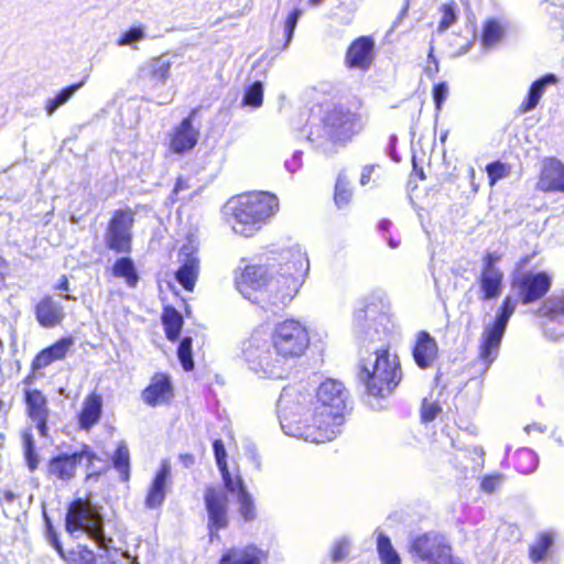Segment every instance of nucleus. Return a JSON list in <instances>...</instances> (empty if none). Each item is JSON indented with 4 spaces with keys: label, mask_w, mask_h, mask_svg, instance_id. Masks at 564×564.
<instances>
[{
    "label": "nucleus",
    "mask_w": 564,
    "mask_h": 564,
    "mask_svg": "<svg viewBox=\"0 0 564 564\" xmlns=\"http://www.w3.org/2000/svg\"><path fill=\"white\" fill-rule=\"evenodd\" d=\"M555 83L556 77L553 74H546L540 79L535 80L530 87L527 99L520 106V112L525 113L533 110L538 106L541 97L543 96L545 88L549 85Z\"/></svg>",
    "instance_id": "nucleus-31"
},
{
    "label": "nucleus",
    "mask_w": 564,
    "mask_h": 564,
    "mask_svg": "<svg viewBox=\"0 0 564 564\" xmlns=\"http://www.w3.org/2000/svg\"><path fill=\"white\" fill-rule=\"evenodd\" d=\"M517 300L507 296L498 310L492 324L485 326L481 335L479 358L486 368L496 359L510 317L516 311Z\"/></svg>",
    "instance_id": "nucleus-10"
},
{
    "label": "nucleus",
    "mask_w": 564,
    "mask_h": 564,
    "mask_svg": "<svg viewBox=\"0 0 564 564\" xmlns=\"http://www.w3.org/2000/svg\"><path fill=\"white\" fill-rule=\"evenodd\" d=\"M440 412L441 408L437 403L429 402L427 400L423 401L421 415L424 422L433 421L438 415Z\"/></svg>",
    "instance_id": "nucleus-50"
},
{
    "label": "nucleus",
    "mask_w": 564,
    "mask_h": 564,
    "mask_svg": "<svg viewBox=\"0 0 564 564\" xmlns=\"http://www.w3.org/2000/svg\"><path fill=\"white\" fill-rule=\"evenodd\" d=\"M172 398V384L170 378L163 373L152 377L151 383L142 391V400L150 406L169 402Z\"/></svg>",
    "instance_id": "nucleus-24"
},
{
    "label": "nucleus",
    "mask_w": 564,
    "mask_h": 564,
    "mask_svg": "<svg viewBox=\"0 0 564 564\" xmlns=\"http://www.w3.org/2000/svg\"><path fill=\"white\" fill-rule=\"evenodd\" d=\"M112 464L116 470L120 474L122 481H128L130 478V453L127 444L120 442L113 456Z\"/></svg>",
    "instance_id": "nucleus-37"
},
{
    "label": "nucleus",
    "mask_w": 564,
    "mask_h": 564,
    "mask_svg": "<svg viewBox=\"0 0 564 564\" xmlns=\"http://www.w3.org/2000/svg\"><path fill=\"white\" fill-rule=\"evenodd\" d=\"M359 378L365 382L370 395L386 398L390 395L401 380V369L395 355L388 349L376 348L369 357L361 360Z\"/></svg>",
    "instance_id": "nucleus-5"
},
{
    "label": "nucleus",
    "mask_w": 564,
    "mask_h": 564,
    "mask_svg": "<svg viewBox=\"0 0 564 564\" xmlns=\"http://www.w3.org/2000/svg\"><path fill=\"white\" fill-rule=\"evenodd\" d=\"M303 11L300 8H294L286 17L284 22V34H285V44L284 47L289 46L292 41L297 21L302 15Z\"/></svg>",
    "instance_id": "nucleus-47"
},
{
    "label": "nucleus",
    "mask_w": 564,
    "mask_h": 564,
    "mask_svg": "<svg viewBox=\"0 0 564 564\" xmlns=\"http://www.w3.org/2000/svg\"><path fill=\"white\" fill-rule=\"evenodd\" d=\"M280 264L248 265L237 279L238 291L248 300L275 313L297 293L310 269L308 258L300 248L291 249Z\"/></svg>",
    "instance_id": "nucleus-2"
},
{
    "label": "nucleus",
    "mask_w": 564,
    "mask_h": 564,
    "mask_svg": "<svg viewBox=\"0 0 564 564\" xmlns=\"http://www.w3.org/2000/svg\"><path fill=\"white\" fill-rule=\"evenodd\" d=\"M180 459L186 468H189L195 463V458L192 454H183L180 456Z\"/></svg>",
    "instance_id": "nucleus-63"
},
{
    "label": "nucleus",
    "mask_w": 564,
    "mask_h": 564,
    "mask_svg": "<svg viewBox=\"0 0 564 564\" xmlns=\"http://www.w3.org/2000/svg\"><path fill=\"white\" fill-rule=\"evenodd\" d=\"M347 391L344 384L334 379L321 383L316 392V403L311 424H301V416L311 402V394L295 387L284 388L278 401L280 425L286 435L312 443L333 441L344 424L347 409Z\"/></svg>",
    "instance_id": "nucleus-1"
},
{
    "label": "nucleus",
    "mask_w": 564,
    "mask_h": 564,
    "mask_svg": "<svg viewBox=\"0 0 564 564\" xmlns=\"http://www.w3.org/2000/svg\"><path fill=\"white\" fill-rule=\"evenodd\" d=\"M284 165L285 169L292 174L299 171L302 166V152H294L292 158L285 161Z\"/></svg>",
    "instance_id": "nucleus-57"
},
{
    "label": "nucleus",
    "mask_w": 564,
    "mask_h": 564,
    "mask_svg": "<svg viewBox=\"0 0 564 564\" xmlns=\"http://www.w3.org/2000/svg\"><path fill=\"white\" fill-rule=\"evenodd\" d=\"M241 352L249 368L262 378L281 379L288 372V359L276 355L262 332L251 334L242 343Z\"/></svg>",
    "instance_id": "nucleus-6"
},
{
    "label": "nucleus",
    "mask_w": 564,
    "mask_h": 564,
    "mask_svg": "<svg viewBox=\"0 0 564 564\" xmlns=\"http://www.w3.org/2000/svg\"><path fill=\"white\" fill-rule=\"evenodd\" d=\"M85 82L73 84L59 90L54 97L45 101L44 109L47 116H52L59 107L64 106L83 86Z\"/></svg>",
    "instance_id": "nucleus-34"
},
{
    "label": "nucleus",
    "mask_w": 564,
    "mask_h": 564,
    "mask_svg": "<svg viewBox=\"0 0 564 564\" xmlns=\"http://www.w3.org/2000/svg\"><path fill=\"white\" fill-rule=\"evenodd\" d=\"M410 554L414 564H462L453 555L449 541L436 532L423 533L413 539Z\"/></svg>",
    "instance_id": "nucleus-8"
},
{
    "label": "nucleus",
    "mask_w": 564,
    "mask_h": 564,
    "mask_svg": "<svg viewBox=\"0 0 564 564\" xmlns=\"http://www.w3.org/2000/svg\"><path fill=\"white\" fill-rule=\"evenodd\" d=\"M271 345L276 355L288 360L302 356L310 345L308 332L295 319L279 323L271 335Z\"/></svg>",
    "instance_id": "nucleus-9"
},
{
    "label": "nucleus",
    "mask_w": 564,
    "mask_h": 564,
    "mask_svg": "<svg viewBox=\"0 0 564 564\" xmlns=\"http://www.w3.org/2000/svg\"><path fill=\"white\" fill-rule=\"evenodd\" d=\"M373 171H375V165H367L362 169L361 176H360L361 185L365 186L370 182Z\"/></svg>",
    "instance_id": "nucleus-60"
},
{
    "label": "nucleus",
    "mask_w": 564,
    "mask_h": 564,
    "mask_svg": "<svg viewBox=\"0 0 564 564\" xmlns=\"http://www.w3.org/2000/svg\"><path fill=\"white\" fill-rule=\"evenodd\" d=\"M503 476L500 474L486 476L481 481V489L485 492L491 494L501 486Z\"/></svg>",
    "instance_id": "nucleus-51"
},
{
    "label": "nucleus",
    "mask_w": 564,
    "mask_h": 564,
    "mask_svg": "<svg viewBox=\"0 0 564 564\" xmlns=\"http://www.w3.org/2000/svg\"><path fill=\"white\" fill-rule=\"evenodd\" d=\"M177 356L185 371H189L194 368V361L192 358V338L184 337L178 346Z\"/></svg>",
    "instance_id": "nucleus-45"
},
{
    "label": "nucleus",
    "mask_w": 564,
    "mask_h": 564,
    "mask_svg": "<svg viewBox=\"0 0 564 564\" xmlns=\"http://www.w3.org/2000/svg\"><path fill=\"white\" fill-rule=\"evenodd\" d=\"M24 458H25L26 465L31 471H34L39 467L40 457L36 454L35 449L25 451Z\"/></svg>",
    "instance_id": "nucleus-58"
},
{
    "label": "nucleus",
    "mask_w": 564,
    "mask_h": 564,
    "mask_svg": "<svg viewBox=\"0 0 564 564\" xmlns=\"http://www.w3.org/2000/svg\"><path fill=\"white\" fill-rule=\"evenodd\" d=\"M204 503L209 538L213 541L218 539V532L229 524L228 496L220 487L208 486L204 491Z\"/></svg>",
    "instance_id": "nucleus-12"
},
{
    "label": "nucleus",
    "mask_w": 564,
    "mask_h": 564,
    "mask_svg": "<svg viewBox=\"0 0 564 564\" xmlns=\"http://www.w3.org/2000/svg\"><path fill=\"white\" fill-rule=\"evenodd\" d=\"M482 301H491L502 292L503 273L501 270H481L477 279Z\"/></svg>",
    "instance_id": "nucleus-29"
},
{
    "label": "nucleus",
    "mask_w": 564,
    "mask_h": 564,
    "mask_svg": "<svg viewBox=\"0 0 564 564\" xmlns=\"http://www.w3.org/2000/svg\"><path fill=\"white\" fill-rule=\"evenodd\" d=\"M437 351L438 348L435 339L427 332H420L413 349L416 365L422 369L432 367L437 357Z\"/></svg>",
    "instance_id": "nucleus-26"
},
{
    "label": "nucleus",
    "mask_w": 564,
    "mask_h": 564,
    "mask_svg": "<svg viewBox=\"0 0 564 564\" xmlns=\"http://www.w3.org/2000/svg\"><path fill=\"white\" fill-rule=\"evenodd\" d=\"M377 550L382 564H401V558L390 539L382 532L377 536Z\"/></svg>",
    "instance_id": "nucleus-39"
},
{
    "label": "nucleus",
    "mask_w": 564,
    "mask_h": 564,
    "mask_svg": "<svg viewBox=\"0 0 564 564\" xmlns=\"http://www.w3.org/2000/svg\"><path fill=\"white\" fill-rule=\"evenodd\" d=\"M35 318L37 323L45 328H53L62 324L65 318V312L62 303L51 295L44 296L35 305Z\"/></svg>",
    "instance_id": "nucleus-23"
},
{
    "label": "nucleus",
    "mask_w": 564,
    "mask_h": 564,
    "mask_svg": "<svg viewBox=\"0 0 564 564\" xmlns=\"http://www.w3.org/2000/svg\"><path fill=\"white\" fill-rule=\"evenodd\" d=\"M389 323V316L375 304L365 305L354 315L355 332L361 341H384Z\"/></svg>",
    "instance_id": "nucleus-11"
},
{
    "label": "nucleus",
    "mask_w": 564,
    "mask_h": 564,
    "mask_svg": "<svg viewBox=\"0 0 564 564\" xmlns=\"http://www.w3.org/2000/svg\"><path fill=\"white\" fill-rule=\"evenodd\" d=\"M538 187L543 192H564V164L560 160H544Z\"/></svg>",
    "instance_id": "nucleus-22"
},
{
    "label": "nucleus",
    "mask_w": 564,
    "mask_h": 564,
    "mask_svg": "<svg viewBox=\"0 0 564 564\" xmlns=\"http://www.w3.org/2000/svg\"><path fill=\"white\" fill-rule=\"evenodd\" d=\"M438 62L433 56V47H431L429 53V64L425 67V74L432 78L438 73Z\"/></svg>",
    "instance_id": "nucleus-59"
},
{
    "label": "nucleus",
    "mask_w": 564,
    "mask_h": 564,
    "mask_svg": "<svg viewBox=\"0 0 564 564\" xmlns=\"http://www.w3.org/2000/svg\"><path fill=\"white\" fill-rule=\"evenodd\" d=\"M248 456L252 460L254 466L257 468H260V458H259V456H258V454H257V452H256V449L253 447L249 448Z\"/></svg>",
    "instance_id": "nucleus-64"
},
{
    "label": "nucleus",
    "mask_w": 564,
    "mask_h": 564,
    "mask_svg": "<svg viewBox=\"0 0 564 564\" xmlns=\"http://www.w3.org/2000/svg\"><path fill=\"white\" fill-rule=\"evenodd\" d=\"M213 448H214L217 467L218 468L226 467L227 466V460H226L227 453H226L225 445H224L223 441H220V440L214 441Z\"/></svg>",
    "instance_id": "nucleus-54"
},
{
    "label": "nucleus",
    "mask_w": 564,
    "mask_h": 564,
    "mask_svg": "<svg viewBox=\"0 0 564 564\" xmlns=\"http://www.w3.org/2000/svg\"><path fill=\"white\" fill-rule=\"evenodd\" d=\"M231 210L228 219L235 234L253 236L279 209L278 197L265 192L249 193L227 204Z\"/></svg>",
    "instance_id": "nucleus-4"
},
{
    "label": "nucleus",
    "mask_w": 564,
    "mask_h": 564,
    "mask_svg": "<svg viewBox=\"0 0 564 564\" xmlns=\"http://www.w3.org/2000/svg\"><path fill=\"white\" fill-rule=\"evenodd\" d=\"M554 534L553 532H542L538 535L536 541L530 547V560L533 563L543 561L553 545Z\"/></svg>",
    "instance_id": "nucleus-38"
},
{
    "label": "nucleus",
    "mask_w": 564,
    "mask_h": 564,
    "mask_svg": "<svg viewBox=\"0 0 564 564\" xmlns=\"http://www.w3.org/2000/svg\"><path fill=\"white\" fill-rule=\"evenodd\" d=\"M351 188L345 174L340 173L335 185L334 200L337 207L341 208L348 205L351 198Z\"/></svg>",
    "instance_id": "nucleus-41"
},
{
    "label": "nucleus",
    "mask_w": 564,
    "mask_h": 564,
    "mask_svg": "<svg viewBox=\"0 0 564 564\" xmlns=\"http://www.w3.org/2000/svg\"><path fill=\"white\" fill-rule=\"evenodd\" d=\"M442 19L440 21V24H438V30L440 31H446L451 25H453L456 21V14H455V11H454V8L453 6L451 4H444L442 7Z\"/></svg>",
    "instance_id": "nucleus-49"
},
{
    "label": "nucleus",
    "mask_w": 564,
    "mask_h": 564,
    "mask_svg": "<svg viewBox=\"0 0 564 564\" xmlns=\"http://www.w3.org/2000/svg\"><path fill=\"white\" fill-rule=\"evenodd\" d=\"M196 111V109H193L191 115L184 118L171 132L170 149L172 152L182 154L196 145L199 135V130L193 126V117Z\"/></svg>",
    "instance_id": "nucleus-18"
},
{
    "label": "nucleus",
    "mask_w": 564,
    "mask_h": 564,
    "mask_svg": "<svg viewBox=\"0 0 564 564\" xmlns=\"http://www.w3.org/2000/svg\"><path fill=\"white\" fill-rule=\"evenodd\" d=\"M539 465L538 455L529 448H522L517 453V469L519 473L529 475L535 471Z\"/></svg>",
    "instance_id": "nucleus-40"
},
{
    "label": "nucleus",
    "mask_w": 564,
    "mask_h": 564,
    "mask_svg": "<svg viewBox=\"0 0 564 564\" xmlns=\"http://www.w3.org/2000/svg\"><path fill=\"white\" fill-rule=\"evenodd\" d=\"M364 127L365 120L359 112L345 105H334L325 109L317 123L311 126L307 139L326 152L329 144L349 142Z\"/></svg>",
    "instance_id": "nucleus-3"
},
{
    "label": "nucleus",
    "mask_w": 564,
    "mask_h": 564,
    "mask_svg": "<svg viewBox=\"0 0 564 564\" xmlns=\"http://www.w3.org/2000/svg\"><path fill=\"white\" fill-rule=\"evenodd\" d=\"M101 406L102 401L100 395L93 393L86 398L79 415V424L82 429L89 430L99 421Z\"/></svg>",
    "instance_id": "nucleus-32"
},
{
    "label": "nucleus",
    "mask_w": 564,
    "mask_h": 564,
    "mask_svg": "<svg viewBox=\"0 0 564 564\" xmlns=\"http://www.w3.org/2000/svg\"><path fill=\"white\" fill-rule=\"evenodd\" d=\"M486 171L491 186H494L499 180L505 178L508 174L506 164L499 161L488 164Z\"/></svg>",
    "instance_id": "nucleus-48"
},
{
    "label": "nucleus",
    "mask_w": 564,
    "mask_h": 564,
    "mask_svg": "<svg viewBox=\"0 0 564 564\" xmlns=\"http://www.w3.org/2000/svg\"><path fill=\"white\" fill-rule=\"evenodd\" d=\"M186 188H188L187 182L185 180H183L182 177H178L176 183H175L173 193L175 195H177L180 192H182V191H184Z\"/></svg>",
    "instance_id": "nucleus-62"
},
{
    "label": "nucleus",
    "mask_w": 564,
    "mask_h": 564,
    "mask_svg": "<svg viewBox=\"0 0 564 564\" xmlns=\"http://www.w3.org/2000/svg\"><path fill=\"white\" fill-rule=\"evenodd\" d=\"M172 62L167 55H160L145 61L138 70V78L145 86L160 88L170 77Z\"/></svg>",
    "instance_id": "nucleus-17"
},
{
    "label": "nucleus",
    "mask_w": 564,
    "mask_h": 564,
    "mask_svg": "<svg viewBox=\"0 0 564 564\" xmlns=\"http://www.w3.org/2000/svg\"><path fill=\"white\" fill-rule=\"evenodd\" d=\"M73 345L74 339L72 337H64L59 339L36 355L32 362V368L34 370H39L47 367L54 361L63 360Z\"/></svg>",
    "instance_id": "nucleus-27"
},
{
    "label": "nucleus",
    "mask_w": 564,
    "mask_h": 564,
    "mask_svg": "<svg viewBox=\"0 0 564 564\" xmlns=\"http://www.w3.org/2000/svg\"><path fill=\"white\" fill-rule=\"evenodd\" d=\"M112 274L116 278L126 280L130 288H134L139 282V276L132 259L123 257L118 259L112 267Z\"/></svg>",
    "instance_id": "nucleus-35"
},
{
    "label": "nucleus",
    "mask_w": 564,
    "mask_h": 564,
    "mask_svg": "<svg viewBox=\"0 0 564 564\" xmlns=\"http://www.w3.org/2000/svg\"><path fill=\"white\" fill-rule=\"evenodd\" d=\"M375 42L369 36L356 39L348 47L346 53V64L350 68L366 70L370 67L373 59Z\"/></svg>",
    "instance_id": "nucleus-21"
},
{
    "label": "nucleus",
    "mask_w": 564,
    "mask_h": 564,
    "mask_svg": "<svg viewBox=\"0 0 564 564\" xmlns=\"http://www.w3.org/2000/svg\"><path fill=\"white\" fill-rule=\"evenodd\" d=\"M447 96H448V87L445 83H440L434 87L433 99H434L437 110H440L442 108V105L446 100Z\"/></svg>",
    "instance_id": "nucleus-55"
},
{
    "label": "nucleus",
    "mask_w": 564,
    "mask_h": 564,
    "mask_svg": "<svg viewBox=\"0 0 564 564\" xmlns=\"http://www.w3.org/2000/svg\"><path fill=\"white\" fill-rule=\"evenodd\" d=\"M195 251L194 246L188 243L184 245L178 253V261L182 264L176 271V280L187 291H193L199 270V261Z\"/></svg>",
    "instance_id": "nucleus-20"
},
{
    "label": "nucleus",
    "mask_w": 564,
    "mask_h": 564,
    "mask_svg": "<svg viewBox=\"0 0 564 564\" xmlns=\"http://www.w3.org/2000/svg\"><path fill=\"white\" fill-rule=\"evenodd\" d=\"M100 507L77 498L67 509L65 528L75 538L87 534L100 549H107L111 539L106 538Z\"/></svg>",
    "instance_id": "nucleus-7"
},
{
    "label": "nucleus",
    "mask_w": 564,
    "mask_h": 564,
    "mask_svg": "<svg viewBox=\"0 0 564 564\" xmlns=\"http://www.w3.org/2000/svg\"><path fill=\"white\" fill-rule=\"evenodd\" d=\"M350 552V541L347 538H340L330 549V557L334 563H340L347 558Z\"/></svg>",
    "instance_id": "nucleus-46"
},
{
    "label": "nucleus",
    "mask_w": 564,
    "mask_h": 564,
    "mask_svg": "<svg viewBox=\"0 0 564 564\" xmlns=\"http://www.w3.org/2000/svg\"><path fill=\"white\" fill-rule=\"evenodd\" d=\"M264 553L254 545L232 547L223 554L219 564H261Z\"/></svg>",
    "instance_id": "nucleus-28"
},
{
    "label": "nucleus",
    "mask_w": 564,
    "mask_h": 564,
    "mask_svg": "<svg viewBox=\"0 0 564 564\" xmlns=\"http://www.w3.org/2000/svg\"><path fill=\"white\" fill-rule=\"evenodd\" d=\"M64 561L67 564H96L94 552L83 545L68 551Z\"/></svg>",
    "instance_id": "nucleus-43"
},
{
    "label": "nucleus",
    "mask_w": 564,
    "mask_h": 564,
    "mask_svg": "<svg viewBox=\"0 0 564 564\" xmlns=\"http://www.w3.org/2000/svg\"><path fill=\"white\" fill-rule=\"evenodd\" d=\"M133 221V213L130 209L115 212L105 234V243L110 250L117 253L130 252Z\"/></svg>",
    "instance_id": "nucleus-14"
},
{
    "label": "nucleus",
    "mask_w": 564,
    "mask_h": 564,
    "mask_svg": "<svg viewBox=\"0 0 564 564\" xmlns=\"http://www.w3.org/2000/svg\"><path fill=\"white\" fill-rule=\"evenodd\" d=\"M44 519H45L47 528H48V541H50L51 545L57 551L58 555L64 560L65 556L67 555V552L64 551L62 543L58 541L56 533L53 531L51 521L45 512H44Z\"/></svg>",
    "instance_id": "nucleus-53"
},
{
    "label": "nucleus",
    "mask_w": 564,
    "mask_h": 564,
    "mask_svg": "<svg viewBox=\"0 0 564 564\" xmlns=\"http://www.w3.org/2000/svg\"><path fill=\"white\" fill-rule=\"evenodd\" d=\"M22 437H23V449H24V452L25 451L35 449L33 436H32V434L29 431H25L23 433Z\"/></svg>",
    "instance_id": "nucleus-61"
},
{
    "label": "nucleus",
    "mask_w": 564,
    "mask_h": 564,
    "mask_svg": "<svg viewBox=\"0 0 564 564\" xmlns=\"http://www.w3.org/2000/svg\"><path fill=\"white\" fill-rule=\"evenodd\" d=\"M507 29L508 22L505 19H487L481 33V44L484 48L491 50L496 47L503 40Z\"/></svg>",
    "instance_id": "nucleus-30"
},
{
    "label": "nucleus",
    "mask_w": 564,
    "mask_h": 564,
    "mask_svg": "<svg viewBox=\"0 0 564 564\" xmlns=\"http://www.w3.org/2000/svg\"><path fill=\"white\" fill-rule=\"evenodd\" d=\"M243 105L259 108L263 102V86L261 82L250 85L243 96Z\"/></svg>",
    "instance_id": "nucleus-44"
},
{
    "label": "nucleus",
    "mask_w": 564,
    "mask_h": 564,
    "mask_svg": "<svg viewBox=\"0 0 564 564\" xmlns=\"http://www.w3.org/2000/svg\"><path fill=\"white\" fill-rule=\"evenodd\" d=\"M218 469L221 474V478H223L226 490L229 492L238 494V491H239L238 479H241V478L238 476L236 479H234L228 470V466L221 467Z\"/></svg>",
    "instance_id": "nucleus-52"
},
{
    "label": "nucleus",
    "mask_w": 564,
    "mask_h": 564,
    "mask_svg": "<svg viewBox=\"0 0 564 564\" xmlns=\"http://www.w3.org/2000/svg\"><path fill=\"white\" fill-rule=\"evenodd\" d=\"M238 513L245 522H252L257 519V508L254 500L252 496L247 491L242 479H238Z\"/></svg>",
    "instance_id": "nucleus-33"
},
{
    "label": "nucleus",
    "mask_w": 564,
    "mask_h": 564,
    "mask_svg": "<svg viewBox=\"0 0 564 564\" xmlns=\"http://www.w3.org/2000/svg\"><path fill=\"white\" fill-rule=\"evenodd\" d=\"M171 477V468L167 462H163L158 470L145 497V507L156 509L165 500L167 482Z\"/></svg>",
    "instance_id": "nucleus-25"
},
{
    "label": "nucleus",
    "mask_w": 564,
    "mask_h": 564,
    "mask_svg": "<svg viewBox=\"0 0 564 564\" xmlns=\"http://www.w3.org/2000/svg\"><path fill=\"white\" fill-rule=\"evenodd\" d=\"M145 39V31L142 25L132 26L129 30L121 33L117 40L118 46H129L138 48V43Z\"/></svg>",
    "instance_id": "nucleus-42"
},
{
    "label": "nucleus",
    "mask_w": 564,
    "mask_h": 564,
    "mask_svg": "<svg viewBox=\"0 0 564 564\" xmlns=\"http://www.w3.org/2000/svg\"><path fill=\"white\" fill-rule=\"evenodd\" d=\"M500 254L498 252H488L482 260L481 270H500L497 268V263L500 261Z\"/></svg>",
    "instance_id": "nucleus-56"
},
{
    "label": "nucleus",
    "mask_w": 564,
    "mask_h": 564,
    "mask_svg": "<svg viewBox=\"0 0 564 564\" xmlns=\"http://www.w3.org/2000/svg\"><path fill=\"white\" fill-rule=\"evenodd\" d=\"M162 322L165 328L166 337L175 340L183 326L182 315L173 307H166L163 312Z\"/></svg>",
    "instance_id": "nucleus-36"
},
{
    "label": "nucleus",
    "mask_w": 564,
    "mask_h": 564,
    "mask_svg": "<svg viewBox=\"0 0 564 564\" xmlns=\"http://www.w3.org/2000/svg\"><path fill=\"white\" fill-rule=\"evenodd\" d=\"M95 453L87 445H83L80 451L72 454H61L53 457L47 466L48 476L63 481L74 478L78 465L86 464L88 476L97 473L94 469Z\"/></svg>",
    "instance_id": "nucleus-13"
},
{
    "label": "nucleus",
    "mask_w": 564,
    "mask_h": 564,
    "mask_svg": "<svg viewBox=\"0 0 564 564\" xmlns=\"http://www.w3.org/2000/svg\"><path fill=\"white\" fill-rule=\"evenodd\" d=\"M541 312L547 316L545 336L552 340L564 338V294H554L544 301Z\"/></svg>",
    "instance_id": "nucleus-16"
},
{
    "label": "nucleus",
    "mask_w": 564,
    "mask_h": 564,
    "mask_svg": "<svg viewBox=\"0 0 564 564\" xmlns=\"http://www.w3.org/2000/svg\"><path fill=\"white\" fill-rule=\"evenodd\" d=\"M552 279L546 272L524 271L512 279V290L523 304L542 299L550 290Z\"/></svg>",
    "instance_id": "nucleus-15"
},
{
    "label": "nucleus",
    "mask_w": 564,
    "mask_h": 564,
    "mask_svg": "<svg viewBox=\"0 0 564 564\" xmlns=\"http://www.w3.org/2000/svg\"><path fill=\"white\" fill-rule=\"evenodd\" d=\"M26 413L43 437L47 436L50 409L46 397L37 389L25 390Z\"/></svg>",
    "instance_id": "nucleus-19"
}]
</instances>
